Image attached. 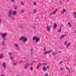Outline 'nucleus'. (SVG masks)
I'll return each instance as SVG.
<instances>
[{
    "mask_svg": "<svg viewBox=\"0 0 76 76\" xmlns=\"http://www.w3.org/2000/svg\"><path fill=\"white\" fill-rule=\"evenodd\" d=\"M70 45V43H69L67 45L66 47L67 48H68L69 47V45Z\"/></svg>",
    "mask_w": 76,
    "mask_h": 76,
    "instance_id": "obj_22",
    "label": "nucleus"
},
{
    "mask_svg": "<svg viewBox=\"0 0 76 76\" xmlns=\"http://www.w3.org/2000/svg\"><path fill=\"white\" fill-rule=\"evenodd\" d=\"M4 40H3V43H1V45H2V46H3V45H4L5 44V43L4 42Z\"/></svg>",
    "mask_w": 76,
    "mask_h": 76,
    "instance_id": "obj_12",
    "label": "nucleus"
},
{
    "mask_svg": "<svg viewBox=\"0 0 76 76\" xmlns=\"http://www.w3.org/2000/svg\"><path fill=\"white\" fill-rule=\"evenodd\" d=\"M15 1V0H11V1H12V2H13Z\"/></svg>",
    "mask_w": 76,
    "mask_h": 76,
    "instance_id": "obj_46",
    "label": "nucleus"
},
{
    "mask_svg": "<svg viewBox=\"0 0 76 76\" xmlns=\"http://www.w3.org/2000/svg\"><path fill=\"white\" fill-rule=\"evenodd\" d=\"M16 13V11H14L12 13V15L13 16L15 15Z\"/></svg>",
    "mask_w": 76,
    "mask_h": 76,
    "instance_id": "obj_13",
    "label": "nucleus"
},
{
    "mask_svg": "<svg viewBox=\"0 0 76 76\" xmlns=\"http://www.w3.org/2000/svg\"><path fill=\"white\" fill-rule=\"evenodd\" d=\"M15 48H16V49H17V50H19L18 49V45L16 44L15 45Z\"/></svg>",
    "mask_w": 76,
    "mask_h": 76,
    "instance_id": "obj_15",
    "label": "nucleus"
},
{
    "mask_svg": "<svg viewBox=\"0 0 76 76\" xmlns=\"http://www.w3.org/2000/svg\"><path fill=\"white\" fill-rule=\"evenodd\" d=\"M12 20H14L15 18H12Z\"/></svg>",
    "mask_w": 76,
    "mask_h": 76,
    "instance_id": "obj_47",
    "label": "nucleus"
},
{
    "mask_svg": "<svg viewBox=\"0 0 76 76\" xmlns=\"http://www.w3.org/2000/svg\"><path fill=\"white\" fill-rule=\"evenodd\" d=\"M39 66L40 67H41V66L42 65V64H41V63H39Z\"/></svg>",
    "mask_w": 76,
    "mask_h": 76,
    "instance_id": "obj_28",
    "label": "nucleus"
},
{
    "mask_svg": "<svg viewBox=\"0 0 76 76\" xmlns=\"http://www.w3.org/2000/svg\"><path fill=\"white\" fill-rule=\"evenodd\" d=\"M2 66L4 67V69H6V64L5 63H3L2 64Z\"/></svg>",
    "mask_w": 76,
    "mask_h": 76,
    "instance_id": "obj_8",
    "label": "nucleus"
},
{
    "mask_svg": "<svg viewBox=\"0 0 76 76\" xmlns=\"http://www.w3.org/2000/svg\"><path fill=\"white\" fill-rule=\"evenodd\" d=\"M13 64L14 65V66H16V63L14 62L13 63Z\"/></svg>",
    "mask_w": 76,
    "mask_h": 76,
    "instance_id": "obj_36",
    "label": "nucleus"
},
{
    "mask_svg": "<svg viewBox=\"0 0 76 76\" xmlns=\"http://www.w3.org/2000/svg\"><path fill=\"white\" fill-rule=\"evenodd\" d=\"M53 50H50V51H47V53L48 54H50V53H51V52H53Z\"/></svg>",
    "mask_w": 76,
    "mask_h": 76,
    "instance_id": "obj_16",
    "label": "nucleus"
},
{
    "mask_svg": "<svg viewBox=\"0 0 76 76\" xmlns=\"http://www.w3.org/2000/svg\"><path fill=\"white\" fill-rule=\"evenodd\" d=\"M1 20H0V24L1 23Z\"/></svg>",
    "mask_w": 76,
    "mask_h": 76,
    "instance_id": "obj_50",
    "label": "nucleus"
},
{
    "mask_svg": "<svg viewBox=\"0 0 76 76\" xmlns=\"http://www.w3.org/2000/svg\"><path fill=\"white\" fill-rule=\"evenodd\" d=\"M45 76H48V73H47L46 72V73L45 74Z\"/></svg>",
    "mask_w": 76,
    "mask_h": 76,
    "instance_id": "obj_26",
    "label": "nucleus"
},
{
    "mask_svg": "<svg viewBox=\"0 0 76 76\" xmlns=\"http://www.w3.org/2000/svg\"><path fill=\"white\" fill-rule=\"evenodd\" d=\"M34 13H37V10H36V9H34Z\"/></svg>",
    "mask_w": 76,
    "mask_h": 76,
    "instance_id": "obj_23",
    "label": "nucleus"
},
{
    "mask_svg": "<svg viewBox=\"0 0 76 76\" xmlns=\"http://www.w3.org/2000/svg\"><path fill=\"white\" fill-rule=\"evenodd\" d=\"M28 66H33V64L31 63L29 64L26 63V65H24V68L25 69H26Z\"/></svg>",
    "mask_w": 76,
    "mask_h": 76,
    "instance_id": "obj_2",
    "label": "nucleus"
},
{
    "mask_svg": "<svg viewBox=\"0 0 76 76\" xmlns=\"http://www.w3.org/2000/svg\"><path fill=\"white\" fill-rule=\"evenodd\" d=\"M47 54H48V53H47V52H44V54H45V55Z\"/></svg>",
    "mask_w": 76,
    "mask_h": 76,
    "instance_id": "obj_32",
    "label": "nucleus"
},
{
    "mask_svg": "<svg viewBox=\"0 0 76 76\" xmlns=\"http://www.w3.org/2000/svg\"><path fill=\"white\" fill-rule=\"evenodd\" d=\"M33 49H32V48H31V49L30 50V52L31 55H32V54H33Z\"/></svg>",
    "mask_w": 76,
    "mask_h": 76,
    "instance_id": "obj_11",
    "label": "nucleus"
},
{
    "mask_svg": "<svg viewBox=\"0 0 76 76\" xmlns=\"http://www.w3.org/2000/svg\"><path fill=\"white\" fill-rule=\"evenodd\" d=\"M43 70L44 72H45V71H47V68L46 67L44 66L43 67Z\"/></svg>",
    "mask_w": 76,
    "mask_h": 76,
    "instance_id": "obj_10",
    "label": "nucleus"
},
{
    "mask_svg": "<svg viewBox=\"0 0 76 76\" xmlns=\"http://www.w3.org/2000/svg\"><path fill=\"white\" fill-rule=\"evenodd\" d=\"M45 50H46V48H45V47L44 48V50L45 51Z\"/></svg>",
    "mask_w": 76,
    "mask_h": 76,
    "instance_id": "obj_41",
    "label": "nucleus"
},
{
    "mask_svg": "<svg viewBox=\"0 0 76 76\" xmlns=\"http://www.w3.org/2000/svg\"><path fill=\"white\" fill-rule=\"evenodd\" d=\"M19 28H20V29H23V27H22V26H20L19 27Z\"/></svg>",
    "mask_w": 76,
    "mask_h": 76,
    "instance_id": "obj_31",
    "label": "nucleus"
},
{
    "mask_svg": "<svg viewBox=\"0 0 76 76\" xmlns=\"http://www.w3.org/2000/svg\"><path fill=\"white\" fill-rule=\"evenodd\" d=\"M58 53H61V51H59L58 52Z\"/></svg>",
    "mask_w": 76,
    "mask_h": 76,
    "instance_id": "obj_49",
    "label": "nucleus"
},
{
    "mask_svg": "<svg viewBox=\"0 0 76 76\" xmlns=\"http://www.w3.org/2000/svg\"><path fill=\"white\" fill-rule=\"evenodd\" d=\"M52 54L53 55V56H56V53L54 52H53V53H52Z\"/></svg>",
    "mask_w": 76,
    "mask_h": 76,
    "instance_id": "obj_25",
    "label": "nucleus"
},
{
    "mask_svg": "<svg viewBox=\"0 0 76 76\" xmlns=\"http://www.w3.org/2000/svg\"><path fill=\"white\" fill-rule=\"evenodd\" d=\"M30 69L31 71H33V67L32 66H31L30 68Z\"/></svg>",
    "mask_w": 76,
    "mask_h": 76,
    "instance_id": "obj_17",
    "label": "nucleus"
},
{
    "mask_svg": "<svg viewBox=\"0 0 76 76\" xmlns=\"http://www.w3.org/2000/svg\"><path fill=\"white\" fill-rule=\"evenodd\" d=\"M39 67H40V66H39V65H38L37 66V69H39Z\"/></svg>",
    "mask_w": 76,
    "mask_h": 76,
    "instance_id": "obj_29",
    "label": "nucleus"
},
{
    "mask_svg": "<svg viewBox=\"0 0 76 76\" xmlns=\"http://www.w3.org/2000/svg\"><path fill=\"white\" fill-rule=\"evenodd\" d=\"M73 13L74 14L75 18H76V12H73Z\"/></svg>",
    "mask_w": 76,
    "mask_h": 76,
    "instance_id": "obj_18",
    "label": "nucleus"
},
{
    "mask_svg": "<svg viewBox=\"0 0 76 76\" xmlns=\"http://www.w3.org/2000/svg\"><path fill=\"white\" fill-rule=\"evenodd\" d=\"M10 60H12L13 59V57L11 56L10 57Z\"/></svg>",
    "mask_w": 76,
    "mask_h": 76,
    "instance_id": "obj_39",
    "label": "nucleus"
},
{
    "mask_svg": "<svg viewBox=\"0 0 76 76\" xmlns=\"http://www.w3.org/2000/svg\"><path fill=\"white\" fill-rule=\"evenodd\" d=\"M68 70H69V73H70V70L69 69Z\"/></svg>",
    "mask_w": 76,
    "mask_h": 76,
    "instance_id": "obj_52",
    "label": "nucleus"
},
{
    "mask_svg": "<svg viewBox=\"0 0 76 76\" xmlns=\"http://www.w3.org/2000/svg\"><path fill=\"white\" fill-rule=\"evenodd\" d=\"M42 64V65H44V66H45V65H47V64L44 63V64Z\"/></svg>",
    "mask_w": 76,
    "mask_h": 76,
    "instance_id": "obj_33",
    "label": "nucleus"
},
{
    "mask_svg": "<svg viewBox=\"0 0 76 76\" xmlns=\"http://www.w3.org/2000/svg\"><path fill=\"white\" fill-rule=\"evenodd\" d=\"M56 12H57V10H56L55 11H54L53 12V14L54 15H55V14H56Z\"/></svg>",
    "mask_w": 76,
    "mask_h": 76,
    "instance_id": "obj_27",
    "label": "nucleus"
},
{
    "mask_svg": "<svg viewBox=\"0 0 76 76\" xmlns=\"http://www.w3.org/2000/svg\"><path fill=\"white\" fill-rule=\"evenodd\" d=\"M0 76H1V75H0Z\"/></svg>",
    "mask_w": 76,
    "mask_h": 76,
    "instance_id": "obj_57",
    "label": "nucleus"
},
{
    "mask_svg": "<svg viewBox=\"0 0 76 76\" xmlns=\"http://www.w3.org/2000/svg\"><path fill=\"white\" fill-rule=\"evenodd\" d=\"M21 5H22V6H24V3H23L22 2L21 3Z\"/></svg>",
    "mask_w": 76,
    "mask_h": 76,
    "instance_id": "obj_30",
    "label": "nucleus"
},
{
    "mask_svg": "<svg viewBox=\"0 0 76 76\" xmlns=\"http://www.w3.org/2000/svg\"><path fill=\"white\" fill-rule=\"evenodd\" d=\"M12 61H13V60H12Z\"/></svg>",
    "mask_w": 76,
    "mask_h": 76,
    "instance_id": "obj_56",
    "label": "nucleus"
},
{
    "mask_svg": "<svg viewBox=\"0 0 76 76\" xmlns=\"http://www.w3.org/2000/svg\"><path fill=\"white\" fill-rule=\"evenodd\" d=\"M40 39V38L38 37L37 36H34L33 38V40H36V42H38L39 40Z\"/></svg>",
    "mask_w": 76,
    "mask_h": 76,
    "instance_id": "obj_1",
    "label": "nucleus"
},
{
    "mask_svg": "<svg viewBox=\"0 0 76 76\" xmlns=\"http://www.w3.org/2000/svg\"><path fill=\"white\" fill-rule=\"evenodd\" d=\"M60 70H61V71H62V70H63V68H61Z\"/></svg>",
    "mask_w": 76,
    "mask_h": 76,
    "instance_id": "obj_38",
    "label": "nucleus"
},
{
    "mask_svg": "<svg viewBox=\"0 0 76 76\" xmlns=\"http://www.w3.org/2000/svg\"><path fill=\"white\" fill-rule=\"evenodd\" d=\"M49 67H50L49 66H47V69H49Z\"/></svg>",
    "mask_w": 76,
    "mask_h": 76,
    "instance_id": "obj_42",
    "label": "nucleus"
},
{
    "mask_svg": "<svg viewBox=\"0 0 76 76\" xmlns=\"http://www.w3.org/2000/svg\"><path fill=\"white\" fill-rule=\"evenodd\" d=\"M71 23H70V22H68V25H70V24H71Z\"/></svg>",
    "mask_w": 76,
    "mask_h": 76,
    "instance_id": "obj_34",
    "label": "nucleus"
},
{
    "mask_svg": "<svg viewBox=\"0 0 76 76\" xmlns=\"http://www.w3.org/2000/svg\"><path fill=\"white\" fill-rule=\"evenodd\" d=\"M67 41H66L64 43V45H67Z\"/></svg>",
    "mask_w": 76,
    "mask_h": 76,
    "instance_id": "obj_21",
    "label": "nucleus"
},
{
    "mask_svg": "<svg viewBox=\"0 0 76 76\" xmlns=\"http://www.w3.org/2000/svg\"><path fill=\"white\" fill-rule=\"evenodd\" d=\"M51 15H53V13H51Z\"/></svg>",
    "mask_w": 76,
    "mask_h": 76,
    "instance_id": "obj_55",
    "label": "nucleus"
},
{
    "mask_svg": "<svg viewBox=\"0 0 76 76\" xmlns=\"http://www.w3.org/2000/svg\"><path fill=\"white\" fill-rule=\"evenodd\" d=\"M33 28L35 29L36 28H35V27L34 26H33Z\"/></svg>",
    "mask_w": 76,
    "mask_h": 76,
    "instance_id": "obj_44",
    "label": "nucleus"
},
{
    "mask_svg": "<svg viewBox=\"0 0 76 76\" xmlns=\"http://www.w3.org/2000/svg\"><path fill=\"white\" fill-rule=\"evenodd\" d=\"M9 54L10 56H12V54L11 53H9Z\"/></svg>",
    "mask_w": 76,
    "mask_h": 76,
    "instance_id": "obj_35",
    "label": "nucleus"
},
{
    "mask_svg": "<svg viewBox=\"0 0 76 76\" xmlns=\"http://www.w3.org/2000/svg\"><path fill=\"white\" fill-rule=\"evenodd\" d=\"M51 26L50 25H48L47 26V30L48 31H51Z\"/></svg>",
    "mask_w": 76,
    "mask_h": 76,
    "instance_id": "obj_5",
    "label": "nucleus"
},
{
    "mask_svg": "<svg viewBox=\"0 0 76 76\" xmlns=\"http://www.w3.org/2000/svg\"><path fill=\"white\" fill-rule=\"evenodd\" d=\"M9 13L8 15V17H11V14L12 13V10L10 9L9 11Z\"/></svg>",
    "mask_w": 76,
    "mask_h": 76,
    "instance_id": "obj_6",
    "label": "nucleus"
},
{
    "mask_svg": "<svg viewBox=\"0 0 76 76\" xmlns=\"http://www.w3.org/2000/svg\"><path fill=\"white\" fill-rule=\"evenodd\" d=\"M62 27V25L61 26L60 28V29H59V30H58V32H61V28Z\"/></svg>",
    "mask_w": 76,
    "mask_h": 76,
    "instance_id": "obj_9",
    "label": "nucleus"
},
{
    "mask_svg": "<svg viewBox=\"0 0 76 76\" xmlns=\"http://www.w3.org/2000/svg\"><path fill=\"white\" fill-rule=\"evenodd\" d=\"M63 63V62L62 61H61L59 63V64H61V63Z\"/></svg>",
    "mask_w": 76,
    "mask_h": 76,
    "instance_id": "obj_45",
    "label": "nucleus"
},
{
    "mask_svg": "<svg viewBox=\"0 0 76 76\" xmlns=\"http://www.w3.org/2000/svg\"><path fill=\"white\" fill-rule=\"evenodd\" d=\"M37 63V61H33V63Z\"/></svg>",
    "mask_w": 76,
    "mask_h": 76,
    "instance_id": "obj_40",
    "label": "nucleus"
},
{
    "mask_svg": "<svg viewBox=\"0 0 76 76\" xmlns=\"http://www.w3.org/2000/svg\"><path fill=\"white\" fill-rule=\"evenodd\" d=\"M66 35H67V34H65V35H64V36H63V35H62L61 36V37H60V39H62V38H64V37H66Z\"/></svg>",
    "mask_w": 76,
    "mask_h": 76,
    "instance_id": "obj_14",
    "label": "nucleus"
},
{
    "mask_svg": "<svg viewBox=\"0 0 76 76\" xmlns=\"http://www.w3.org/2000/svg\"><path fill=\"white\" fill-rule=\"evenodd\" d=\"M23 12H24V11L23 10H21V13H23Z\"/></svg>",
    "mask_w": 76,
    "mask_h": 76,
    "instance_id": "obj_24",
    "label": "nucleus"
},
{
    "mask_svg": "<svg viewBox=\"0 0 76 76\" xmlns=\"http://www.w3.org/2000/svg\"><path fill=\"white\" fill-rule=\"evenodd\" d=\"M34 5H36V4H37L36 3V2H34Z\"/></svg>",
    "mask_w": 76,
    "mask_h": 76,
    "instance_id": "obj_43",
    "label": "nucleus"
},
{
    "mask_svg": "<svg viewBox=\"0 0 76 76\" xmlns=\"http://www.w3.org/2000/svg\"><path fill=\"white\" fill-rule=\"evenodd\" d=\"M3 58V56L1 55H0V58Z\"/></svg>",
    "mask_w": 76,
    "mask_h": 76,
    "instance_id": "obj_37",
    "label": "nucleus"
},
{
    "mask_svg": "<svg viewBox=\"0 0 76 76\" xmlns=\"http://www.w3.org/2000/svg\"><path fill=\"white\" fill-rule=\"evenodd\" d=\"M66 12V9H64L63 10V12H62V13H64V12Z\"/></svg>",
    "mask_w": 76,
    "mask_h": 76,
    "instance_id": "obj_19",
    "label": "nucleus"
},
{
    "mask_svg": "<svg viewBox=\"0 0 76 76\" xmlns=\"http://www.w3.org/2000/svg\"><path fill=\"white\" fill-rule=\"evenodd\" d=\"M19 63H21V62H24V61H19Z\"/></svg>",
    "mask_w": 76,
    "mask_h": 76,
    "instance_id": "obj_48",
    "label": "nucleus"
},
{
    "mask_svg": "<svg viewBox=\"0 0 76 76\" xmlns=\"http://www.w3.org/2000/svg\"><path fill=\"white\" fill-rule=\"evenodd\" d=\"M69 25L70 27L72 26V24H71Z\"/></svg>",
    "mask_w": 76,
    "mask_h": 76,
    "instance_id": "obj_54",
    "label": "nucleus"
},
{
    "mask_svg": "<svg viewBox=\"0 0 76 76\" xmlns=\"http://www.w3.org/2000/svg\"><path fill=\"white\" fill-rule=\"evenodd\" d=\"M57 27V24L56 23H54L53 25V29H56V28Z\"/></svg>",
    "mask_w": 76,
    "mask_h": 76,
    "instance_id": "obj_7",
    "label": "nucleus"
},
{
    "mask_svg": "<svg viewBox=\"0 0 76 76\" xmlns=\"http://www.w3.org/2000/svg\"><path fill=\"white\" fill-rule=\"evenodd\" d=\"M7 33H4L2 34L1 37L3 38V40H6V36H7Z\"/></svg>",
    "mask_w": 76,
    "mask_h": 76,
    "instance_id": "obj_4",
    "label": "nucleus"
},
{
    "mask_svg": "<svg viewBox=\"0 0 76 76\" xmlns=\"http://www.w3.org/2000/svg\"><path fill=\"white\" fill-rule=\"evenodd\" d=\"M1 76H4V75H1Z\"/></svg>",
    "mask_w": 76,
    "mask_h": 76,
    "instance_id": "obj_53",
    "label": "nucleus"
},
{
    "mask_svg": "<svg viewBox=\"0 0 76 76\" xmlns=\"http://www.w3.org/2000/svg\"><path fill=\"white\" fill-rule=\"evenodd\" d=\"M66 69H67L68 70H69V68H68V67H67Z\"/></svg>",
    "mask_w": 76,
    "mask_h": 76,
    "instance_id": "obj_51",
    "label": "nucleus"
},
{
    "mask_svg": "<svg viewBox=\"0 0 76 76\" xmlns=\"http://www.w3.org/2000/svg\"><path fill=\"white\" fill-rule=\"evenodd\" d=\"M17 9H18V7H15L14 8V9L15 10H17Z\"/></svg>",
    "mask_w": 76,
    "mask_h": 76,
    "instance_id": "obj_20",
    "label": "nucleus"
},
{
    "mask_svg": "<svg viewBox=\"0 0 76 76\" xmlns=\"http://www.w3.org/2000/svg\"><path fill=\"white\" fill-rule=\"evenodd\" d=\"M27 39L26 38V37H21L20 39V40H23V42L24 43H25L26 42Z\"/></svg>",
    "mask_w": 76,
    "mask_h": 76,
    "instance_id": "obj_3",
    "label": "nucleus"
}]
</instances>
